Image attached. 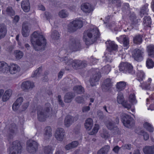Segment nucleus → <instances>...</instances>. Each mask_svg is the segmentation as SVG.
Returning a JSON list of instances; mask_svg holds the SVG:
<instances>
[{
    "label": "nucleus",
    "instance_id": "39",
    "mask_svg": "<svg viewBox=\"0 0 154 154\" xmlns=\"http://www.w3.org/2000/svg\"><path fill=\"white\" fill-rule=\"evenodd\" d=\"M144 26H147L150 27V24L151 23V20L149 17L145 16L144 18L143 21Z\"/></svg>",
    "mask_w": 154,
    "mask_h": 154
},
{
    "label": "nucleus",
    "instance_id": "18",
    "mask_svg": "<svg viewBox=\"0 0 154 154\" xmlns=\"http://www.w3.org/2000/svg\"><path fill=\"white\" fill-rule=\"evenodd\" d=\"M51 128L49 126L46 127L44 129V136L45 140L49 139L52 136Z\"/></svg>",
    "mask_w": 154,
    "mask_h": 154
},
{
    "label": "nucleus",
    "instance_id": "9",
    "mask_svg": "<svg viewBox=\"0 0 154 154\" xmlns=\"http://www.w3.org/2000/svg\"><path fill=\"white\" fill-rule=\"evenodd\" d=\"M27 150L29 152L34 153L38 149V144L35 141L29 140L27 141Z\"/></svg>",
    "mask_w": 154,
    "mask_h": 154
},
{
    "label": "nucleus",
    "instance_id": "24",
    "mask_svg": "<svg viewBox=\"0 0 154 154\" xmlns=\"http://www.w3.org/2000/svg\"><path fill=\"white\" fill-rule=\"evenodd\" d=\"M106 127L108 129L110 130L114 129L116 131H118L119 128L116 126L113 121H108L105 123Z\"/></svg>",
    "mask_w": 154,
    "mask_h": 154
},
{
    "label": "nucleus",
    "instance_id": "49",
    "mask_svg": "<svg viewBox=\"0 0 154 154\" xmlns=\"http://www.w3.org/2000/svg\"><path fill=\"white\" fill-rule=\"evenodd\" d=\"M6 12L7 14L11 17L15 14V11L11 7H9L7 8Z\"/></svg>",
    "mask_w": 154,
    "mask_h": 154
},
{
    "label": "nucleus",
    "instance_id": "47",
    "mask_svg": "<svg viewBox=\"0 0 154 154\" xmlns=\"http://www.w3.org/2000/svg\"><path fill=\"white\" fill-rule=\"evenodd\" d=\"M143 126L147 130L150 132H152L153 131V128L152 126L147 122L143 124Z\"/></svg>",
    "mask_w": 154,
    "mask_h": 154
},
{
    "label": "nucleus",
    "instance_id": "55",
    "mask_svg": "<svg viewBox=\"0 0 154 154\" xmlns=\"http://www.w3.org/2000/svg\"><path fill=\"white\" fill-rule=\"evenodd\" d=\"M129 101L133 104L136 103L137 101L134 94L130 95L129 97Z\"/></svg>",
    "mask_w": 154,
    "mask_h": 154
},
{
    "label": "nucleus",
    "instance_id": "26",
    "mask_svg": "<svg viewBox=\"0 0 154 154\" xmlns=\"http://www.w3.org/2000/svg\"><path fill=\"white\" fill-rule=\"evenodd\" d=\"M143 151L145 154H154V146H146L143 148Z\"/></svg>",
    "mask_w": 154,
    "mask_h": 154
},
{
    "label": "nucleus",
    "instance_id": "25",
    "mask_svg": "<svg viewBox=\"0 0 154 154\" xmlns=\"http://www.w3.org/2000/svg\"><path fill=\"white\" fill-rule=\"evenodd\" d=\"M112 85V83L111 79L107 78L105 79L102 85V88L105 90H108Z\"/></svg>",
    "mask_w": 154,
    "mask_h": 154
},
{
    "label": "nucleus",
    "instance_id": "51",
    "mask_svg": "<svg viewBox=\"0 0 154 154\" xmlns=\"http://www.w3.org/2000/svg\"><path fill=\"white\" fill-rule=\"evenodd\" d=\"M110 66L108 65H107L102 68V71L105 74H107L111 70Z\"/></svg>",
    "mask_w": 154,
    "mask_h": 154
},
{
    "label": "nucleus",
    "instance_id": "10",
    "mask_svg": "<svg viewBox=\"0 0 154 154\" xmlns=\"http://www.w3.org/2000/svg\"><path fill=\"white\" fill-rule=\"evenodd\" d=\"M144 78V74L142 71H139L137 74V79L140 83L141 85L140 86L143 89H150L149 86V84H147L146 86V84L145 83L143 82V81Z\"/></svg>",
    "mask_w": 154,
    "mask_h": 154
},
{
    "label": "nucleus",
    "instance_id": "19",
    "mask_svg": "<svg viewBox=\"0 0 154 154\" xmlns=\"http://www.w3.org/2000/svg\"><path fill=\"white\" fill-rule=\"evenodd\" d=\"M117 39L119 42L121 41V40H122V42L123 45L124 47H126V48H127L129 47V40L128 37L125 35L121 36L119 38L117 37Z\"/></svg>",
    "mask_w": 154,
    "mask_h": 154
},
{
    "label": "nucleus",
    "instance_id": "15",
    "mask_svg": "<svg viewBox=\"0 0 154 154\" xmlns=\"http://www.w3.org/2000/svg\"><path fill=\"white\" fill-rule=\"evenodd\" d=\"M65 135V131L62 128H58L56 131L55 137V138L59 141H62Z\"/></svg>",
    "mask_w": 154,
    "mask_h": 154
},
{
    "label": "nucleus",
    "instance_id": "57",
    "mask_svg": "<svg viewBox=\"0 0 154 154\" xmlns=\"http://www.w3.org/2000/svg\"><path fill=\"white\" fill-rule=\"evenodd\" d=\"M132 147L131 145L130 144H125L122 146L121 147L122 149H129L130 150L131 149Z\"/></svg>",
    "mask_w": 154,
    "mask_h": 154
},
{
    "label": "nucleus",
    "instance_id": "3",
    "mask_svg": "<svg viewBox=\"0 0 154 154\" xmlns=\"http://www.w3.org/2000/svg\"><path fill=\"white\" fill-rule=\"evenodd\" d=\"M119 71L123 73L128 72L131 74H134L135 71L133 69L132 66L130 64L125 62L122 63L119 66Z\"/></svg>",
    "mask_w": 154,
    "mask_h": 154
},
{
    "label": "nucleus",
    "instance_id": "62",
    "mask_svg": "<svg viewBox=\"0 0 154 154\" xmlns=\"http://www.w3.org/2000/svg\"><path fill=\"white\" fill-rule=\"evenodd\" d=\"M29 102L24 104L22 106V111H24L27 108L29 105Z\"/></svg>",
    "mask_w": 154,
    "mask_h": 154
},
{
    "label": "nucleus",
    "instance_id": "12",
    "mask_svg": "<svg viewBox=\"0 0 154 154\" xmlns=\"http://www.w3.org/2000/svg\"><path fill=\"white\" fill-rule=\"evenodd\" d=\"M78 119L76 116L74 117L70 115L66 116L64 120L65 126L67 128L69 127L74 122L77 121Z\"/></svg>",
    "mask_w": 154,
    "mask_h": 154
},
{
    "label": "nucleus",
    "instance_id": "27",
    "mask_svg": "<svg viewBox=\"0 0 154 154\" xmlns=\"http://www.w3.org/2000/svg\"><path fill=\"white\" fill-rule=\"evenodd\" d=\"M8 66L4 62H0V72L7 73L8 72Z\"/></svg>",
    "mask_w": 154,
    "mask_h": 154
},
{
    "label": "nucleus",
    "instance_id": "21",
    "mask_svg": "<svg viewBox=\"0 0 154 154\" xmlns=\"http://www.w3.org/2000/svg\"><path fill=\"white\" fill-rule=\"evenodd\" d=\"M21 6L23 10L26 12L29 11L30 9L29 0H24L21 2Z\"/></svg>",
    "mask_w": 154,
    "mask_h": 154
},
{
    "label": "nucleus",
    "instance_id": "16",
    "mask_svg": "<svg viewBox=\"0 0 154 154\" xmlns=\"http://www.w3.org/2000/svg\"><path fill=\"white\" fill-rule=\"evenodd\" d=\"M20 70V67L15 64L12 63L8 66L9 72L11 74H14L19 72Z\"/></svg>",
    "mask_w": 154,
    "mask_h": 154
},
{
    "label": "nucleus",
    "instance_id": "2",
    "mask_svg": "<svg viewBox=\"0 0 154 154\" xmlns=\"http://www.w3.org/2000/svg\"><path fill=\"white\" fill-rule=\"evenodd\" d=\"M99 30L96 27L91 28L85 31L83 40L86 45H90L95 42L99 37Z\"/></svg>",
    "mask_w": 154,
    "mask_h": 154
},
{
    "label": "nucleus",
    "instance_id": "59",
    "mask_svg": "<svg viewBox=\"0 0 154 154\" xmlns=\"http://www.w3.org/2000/svg\"><path fill=\"white\" fill-rule=\"evenodd\" d=\"M20 105L18 104L15 102L13 104L12 109L14 111H17L19 109Z\"/></svg>",
    "mask_w": 154,
    "mask_h": 154
},
{
    "label": "nucleus",
    "instance_id": "56",
    "mask_svg": "<svg viewBox=\"0 0 154 154\" xmlns=\"http://www.w3.org/2000/svg\"><path fill=\"white\" fill-rule=\"evenodd\" d=\"M111 54H113L111 53H108L107 56H106V61L108 62L111 63L112 60V57L111 56Z\"/></svg>",
    "mask_w": 154,
    "mask_h": 154
},
{
    "label": "nucleus",
    "instance_id": "48",
    "mask_svg": "<svg viewBox=\"0 0 154 154\" xmlns=\"http://www.w3.org/2000/svg\"><path fill=\"white\" fill-rule=\"evenodd\" d=\"M117 101L119 104H122L124 102V98L122 93H119L117 97Z\"/></svg>",
    "mask_w": 154,
    "mask_h": 154
},
{
    "label": "nucleus",
    "instance_id": "63",
    "mask_svg": "<svg viewBox=\"0 0 154 154\" xmlns=\"http://www.w3.org/2000/svg\"><path fill=\"white\" fill-rule=\"evenodd\" d=\"M55 154H66V153L61 149L58 148L57 149Z\"/></svg>",
    "mask_w": 154,
    "mask_h": 154
},
{
    "label": "nucleus",
    "instance_id": "4",
    "mask_svg": "<svg viewBox=\"0 0 154 154\" xmlns=\"http://www.w3.org/2000/svg\"><path fill=\"white\" fill-rule=\"evenodd\" d=\"M83 26V23L81 20H75L70 22L68 25V30L69 32H73Z\"/></svg>",
    "mask_w": 154,
    "mask_h": 154
},
{
    "label": "nucleus",
    "instance_id": "60",
    "mask_svg": "<svg viewBox=\"0 0 154 154\" xmlns=\"http://www.w3.org/2000/svg\"><path fill=\"white\" fill-rule=\"evenodd\" d=\"M57 100L60 105H61L62 106H64V103L61 99V97L60 95H58L57 97Z\"/></svg>",
    "mask_w": 154,
    "mask_h": 154
},
{
    "label": "nucleus",
    "instance_id": "54",
    "mask_svg": "<svg viewBox=\"0 0 154 154\" xmlns=\"http://www.w3.org/2000/svg\"><path fill=\"white\" fill-rule=\"evenodd\" d=\"M99 129V126L98 125L95 124V126L93 128L92 131L90 132V135H93L96 133Z\"/></svg>",
    "mask_w": 154,
    "mask_h": 154
},
{
    "label": "nucleus",
    "instance_id": "64",
    "mask_svg": "<svg viewBox=\"0 0 154 154\" xmlns=\"http://www.w3.org/2000/svg\"><path fill=\"white\" fill-rule=\"evenodd\" d=\"M121 148L119 147L118 146H116L113 149L112 151L115 153H118L119 152V150Z\"/></svg>",
    "mask_w": 154,
    "mask_h": 154
},
{
    "label": "nucleus",
    "instance_id": "22",
    "mask_svg": "<svg viewBox=\"0 0 154 154\" xmlns=\"http://www.w3.org/2000/svg\"><path fill=\"white\" fill-rule=\"evenodd\" d=\"M81 8V10L86 13H90L92 10L91 5L89 3H85L82 4Z\"/></svg>",
    "mask_w": 154,
    "mask_h": 154
},
{
    "label": "nucleus",
    "instance_id": "41",
    "mask_svg": "<svg viewBox=\"0 0 154 154\" xmlns=\"http://www.w3.org/2000/svg\"><path fill=\"white\" fill-rule=\"evenodd\" d=\"M133 41L134 43L140 44L142 42V37L140 35H137L134 37Z\"/></svg>",
    "mask_w": 154,
    "mask_h": 154
},
{
    "label": "nucleus",
    "instance_id": "33",
    "mask_svg": "<svg viewBox=\"0 0 154 154\" xmlns=\"http://www.w3.org/2000/svg\"><path fill=\"white\" fill-rule=\"evenodd\" d=\"M7 30L5 26L0 24V40L5 36Z\"/></svg>",
    "mask_w": 154,
    "mask_h": 154
},
{
    "label": "nucleus",
    "instance_id": "17",
    "mask_svg": "<svg viewBox=\"0 0 154 154\" xmlns=\"http://www.w3.org/2000/svg\"><path fill=\"white\" fill-rule=\"evenodd\" d=\"M21 87L24 90L32 89L34 87V85L33 82L29 81H27L22 82Z\"/></svg>",
    "mask_w": 154,
    "mask_h": 154
},
{
    "label": "nucleus",
    "instance_id": "32",
    "mask_svg": "<svg viewBox=\"0 0 154 154\" xmlns=\"http://www.w3.org/2000/svg\"><path fill=\"white\" fill-rule=\"evenodd\" d=\"M130 20L131 21V24L133 28L134 26H136L140 20L139 19H137L135 15L133 14L130 16Z\"/></svg>",
    "mask_w": 154,
    "mask_h": 154
},
{
    "label": "nucleus",
    "instance_id": "58",
    "mask_svg": "<svg viewBox=\"0 0 154 154\" xmlns=\"http://www.w3.org/2000/svg\"><path fill=\"white\" fill-rule=\"evenodd\" d=\"M122 104L125 108L127 109L128 110L131 107V105L127 101H124Z\"/></svg>",
    "mask_w": 154,
    "mask_h": 154
},
{
    "label": "nucleus",
    "instance_id": "40",
    "mask_svg": "<svg viewBox=\"0 0 154 154\" xmlns=\"http://www.w3.org/2000/svg\"><path fill=\"white\" fill-rule=\"evenodd\" d=\"M53 150L52 147L49 146H46L44 147L43 151L45 154H52Z\"/></svg>",
    "mask_w": 154,
    "mask_h": 154
},
{
    "label": "nucleus",
    "instance_id": "35",
    "mask_svg": "<svg viewBox=\"0 0 154 154\" xmlns=\"http://www.w3.org/2000/svg\"><path fill=\"white\" fill-rule=\"evenodd\" d=\"M60 60L61 62H63L66 65L69 66L72 63L74 60L71 59L69 58L68 57H65L60 58Z\"/></svg>",
    "mask_w": 154,
    "mask_h": 154
},
{
    "label": "nucleus",
    "instance_id": "43",
    "mask_svg": "<svg viewBox=\"0 0 154 154\" xmlns=\"http://www.w3.org/2000/svg\"><path fill=\"white\" fill-rule=\"evenodd\" d=\"M16 129V126L15 124L12 123L10 127L9 128V131L10 134L9 136V137L11 138L12 137V134L14 133V131Z\"/></svg>",
    "mask_w": 154,
    "mask_h": 154
},
{
    "label": "nucleus",
    "instance_id": "23",
    "mask_svg": "<svg viewBox=\"0 0 154 154\" xmlns=\"http://www.w3.org/2000/svg\"><path fill=\"white\" fill-rule=\"evenodd\" d=\"M75 97L74 93L70 92L67 93L64 96V102L66 103H70Z\"/></svg>",
    "mask_w": 154,
    "mask_h": 154
},
{
    "label": "nucleus",
    "instance_id": "20",
    "mask_svg": "<svg viewBox=\"0 0 154 154\" xmlns=\"http://www.w3.org/2000/svg\"><path fill=\"white\" fill-rule=\"evenodd\" d=\"M43 110L50 117L52 116V108L51 105L49 103H47L45 104Z\"/></svg>",
    "mask_w": 154,
    "mask_h": 154
},
{
    "label": "nucleus",
    "instance_id": "34",
    "mask_svg": "<svg viewBox=\"0 0 154 154\" xmlns=\"http://www.w3.org/2000/svg\"><path fill=\"white\" fill-rule=\"evenodd\" d=\"M93 120L91 118H88L85 121V126L86 128L89 130L92 128L93 126Z\"/></svg>",
    "mask_w": 154,
    "mask_h": 154
},
{
    "label": "nucleus",
    "instance_id": "61",
    "mask_svg": "<svg viewBox=\"0 0 154 154\" xmlns=\"http://www.w3.org/2000/svg\"><path fill=\"white\" fill-rule=\"evenodd\" d=\"M23 101V98L22 97H20L18 98L15 101V102L19 105H21Z\"/></svg>",
    "mask_w": 154,
    "mask_h": 154
},
{
    "label": "nucleus",
    "instance_id": "11",
    "mask_svg": "<svg viewBox=\"0 0 154 154\" xmlns=\"http://www.w3.org/2000/svg\"><path fill=\"white\" fill-rule=\"evenodd\" d=\"M37 116L38 120L40 122L44 121L46 118L50 117L44 112L41 106L38 107Z\"/></svg>",
    "mask_w": 154,
    "mask_h": 154
},
{
    "label": "nucleus",
    "instance_id": "5",
    "mask_svg": "<svg viewBox=\"0 0 154 154\" xmlns=\"http://www.w3.org/2000/svg\"><path fill=\"white\" fill-rule=\"evenodd\" d=\"M80 43L79 41L76 40L73 38H71L69 42L68 49L71 52L76 51L80 48Z\"/></svg>",
    "mask_w": 154,
    "mask_h": 154
},
{
    "label": "nucleus",
    "instance_id": "8",
    "mask_svg": "<svg viewBox=\"0 0 154 154\" xmlns=\"http://www.w3.org/2000/svg\"><path fill=\"white\" fill-rule=\"evenodd\" d=\"M87 65V62L85 60L82 61L77 60H74L72 63V66L75 69H83L86 67Z\"/></svg>",
    "mask_w": 154,
    "mask_h": 154
},
{
    "label": "nucleus",
    "instance_id": "28",
    "mask_svg": "<svg viewBox=\"0 0 154 154\" xmlns=\"http://www.w3.org/2000/svg\"><path fill=\"white\" fill-rule=\"evenodd\" d=\"M148 55L152 58L154 57V45H151L147 47Z\"/></svg>",
    "mask_w": 154,
    "mask_h": 154
},
{
    "label": "nucleus",
    "instance_id": "45",
    "mask_svg": "<svg viewBox=\"0 0 154 154\" xmlns=\"http://www.w3.org/2000/svg\"><path fill=\"white\" fill-rule=\"evenodd\" d=\"M146 66L148 68H152L154 66V63L152 60L148 58L146 61Z\"/></svg>",
    "mask_w": 154,
    "mask_h": 154
},
{
    "label": "nucleus",
    "instance_id": "29",
    "mask_svg": "<svg viewBox=\"0 0 154 154\" xmlns=\"http://www.w3.org/2000/svg\"><path fill=\"white\" fill-rule=\"evenodd\" d=\"M110 149L109 145H106L100 149L97 152V154H108V152Z\"/></svg>",
    "mask_w": 154,
    "mask_h": 154
},
{
    "label": "nucleus",
    "instance_id": "53",
    "mask_svg": "<svg viewBox=\"0 0 154 154\" xmlns=\"http://www.w3.org/2000/svg\"><path fill=\"white\" fill-rule=\"evenodd\" d=\"M75 101L78 103H84L85 100L82 97L78 96L75 99Z\"/></svg>",
    "mask_w": 154,
    "mask_h": 154
},
{
    "label": "nucleus",
    "instance_id": "46",
    "mask_svg": "<svg viewBox=\"0 0 154 154\" xmlns=\"http://www.w3.org/2000/svg\"><path fill=\"white\" fill-rule=\"evenodd\" d=\"M51 37L54 40H57L60 37L59 33L56 30L53 31L52 32Z\"/></svg>",
    "mask_w": 154,
    "mask_h": 154
},
{
    "label": "nucleus",
    "instance_id": "13",
    "mask_svg": "<svg viewBox=\"0 0 154 154\" xmlns=\"http://www.w3.org/2000/svg\"><path fill=\"white\" fill-rule=\"evenodd\" d=\"M101 76L100 73L99 71L93 74L90 79V82L91 86L93 87L96 85L99 81Z\"/></svg>",
    "mask_w": 154,
    "mask_h": 154
},
{
    "label": "nucleus",
    "instance_id": "6",
    "mask_svg": "<svg viewBox=\"0 0 154 154\" xmlns=\"http://www.w3.org/2000/svg\"><path fill=\"white\" fill-rule=\"evenodd\" d=\"M122 122L124 125L127 128H130L134 126V121L130 116L124 114L121 119Z\"/></svg>",
    "mask_w": 154,
    "mask_h": 154
},
{
    "label": "nucleus",
    "instance_id": "14",
    "mask_svg": "<svg viewBox=\"0 0 154 154\" xmlns=\"http://www.w3.org/2000/svg\"><path fill=\"white\" fill-rule=\"evenodd\" d=\"M106 44L107 50L110 53L115 54V52L117 50V45L113 42L111 41H107L106 42Z\"/></svg>",
    "mask_w": 154,
    "mask_h": 154
},
{
    "label": "nucleus",
    "instance_id": "7",
    "mask_svg": "<svg viewBox=\"0 0 154 154\" xmlns=\"http://www.w3.org/2000/svg\"><path fill=\"white\" fill-rule=\"evenodd\" d=\"M144 54L143 49L135 48L132 51V57L135 60L140 61L143 59Z\"/></svg>",
    "mask_w": 154,
    "mask_h": 154
},
{
    "label": "nucleus",
    "instance_id": "30",
    "mask_svg": "<svg viewBox=\"0 0 154 154\" xmlns=\"http://www.w3.org/2000/svg\"><path fill=\"white\" fill-rule=\"evenodd\" d=\"M29 31L27 25L23 23L22 25V34L23 36L26 37L29 35Z\"/></svg>",
    "mask_w": 154,
    "mask_h": 154
},
{
    "label": "nucleus",
    "instance_id": "52",
    "mask_svg": "<svg viewBox=\"0 0 154 154\" xmlns=\"http://www.w3.org/2000/svg\"><path fill=\"white\" fill-rule=\"evenodd\" d=\"M42 67H40L35 70L34 72V74L32 75V77H34L35 76H39V74L42 71Z\"/></svg>",
    "mask_w": 154,
    "mask_h": 154
},
{
    "label": "nucleus",
    "instance_id": "1",
    "mask_svg": "<svg viewBox=\"0 0 154 154\" xmlns=\"http://www.w3.org/2000/svg\"><path fill=\"white\" fill-rule=\"evenodd\" d=\"M31 38V42L36 51L44 50L46 40L42 32L38 31H35L32 34Z\"/></svg>",
    "mask_w": 154,
    "mask_h": 154
},
{
    "label": "nucleus",
    "instance_id": "37",
    "mask_svg": "<svg viewBox=\"0 0 154 154\" xmlns=\"http://www.w3.org/2000/svg\"><path fill=\"white\" fill-rule=\"evenodd\" d=\"M148 5L145 4L142 8L140 11V16L142 17L143 15L147 14V12L148 11Z\"/></svg>",
    "mask_w": 154,
    "mask_h": 154
},
{
    "label": "nucleus",
    "instance_id": "31",
    "mask_svg": "<svg viewBox=\"0 0 154 154\" xmlns=\"http://www.w3.org/2000/svg\"><path fill=\"white\" fill-rule=\"evenodd\" d=\"M126 86V83L124 82H117L116 85L117 91H120L124 90Z\"/></svg>",
    "mask_w": 154,
    "mask_h": 154
},
{
    "label": "nucleus",
    "instance_id": "42",
    "mask_svg": "<svg viewBox=\"0 0 154 154\" xmlns=\"http://www.w3.org/2000/svg\"><path fill=\"white\" fill-rule=\"evenodd\" d=\"M15 57L17 60H19L22 58L23 55V53L19 50H16L14 51Z\"/></svg>",
    "mask_w": 154,
    "mask_h": 154
},
{
    "label": "nucleus",
    "instance_id": "36",
    "mask_svg": "<svg viewBox=\"0 0 154 154\" xmlns=\"http://www.w3.org/2000/svg\"><path fill=\"white\" fill-rule=\"evenodd\" d=\"M79 144V142L77 141H74L71 143L66 145L65 148L67 150H69L76 147Z\"/></svg>",
    "mask_w": 154,
    "mask_h": 154
},
{
    "label": "nucleus",
    "instance_id": "50",
    "mask_svg": "<svg viewBox=\"0 0 154 154\" xmlns=\"http://www.w3.org/2000/svg\"><path fill=\"white\" fill-rule=\"evenodd\" d=\"M58 15L60 17L64 18L68 16V14L65 10H62L59 12Z\"/></svg>",
    "mask_w": 154,
    "mask_h": 154
},
{
    "label": "nucleus",
    "instance_id": "38",
    "mask_svg": "<svg viewBox=\"0 0 154 154\" xmlns=\"http://www.w3.org/2000/svg\"><path fill=\"white\" fill-rule=\"evenodd\" d=\"M73 90L74 91L78 94H81L84 92V90L81 85H76L73 88Z\"/></svg>",
    "mask_w": 154,
    "mask_h": 154
},
{
    "label": "nucleus",
    "instance_id": "44",
    "mask_svg": "<svg viewBox=\"0 0 154 154\" xmlns=\"http://www.w3.org/2000/svg\"><path fill=\"white\" fill-rule=\"evenodd\" d=\"M101 136L103 138L106 139L110 137V134L106 130H103L101 132Z\"/></svg>",
    "mask_w": 154,
    "mask_h": 154
}]
</instances>
